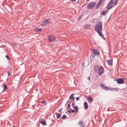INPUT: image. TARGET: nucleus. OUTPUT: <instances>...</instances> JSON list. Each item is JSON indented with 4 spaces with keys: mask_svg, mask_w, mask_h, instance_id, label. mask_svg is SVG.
<instances>
[{
    "mask_svg": "<svg viewBox=\"0 0 127 127\" xmlns=\"http://www.w3.org/2000/svg\"><path fill=\"white\" fill-rule=\"evenodd\" d=\"M102 22L101 21L99 22L95 25V31L101 37L103 38V35L101 32L102 30Z\"/></svg>",
    "mask_w": 127,
    "mask_h": 127,
    "instance_id": "nucleus-1",
    "label": "nucleus"
},
{
    "mask_svg": "<svg viewBox=\"0 0 127 127\" xmlns=\"http://www.w3.org/2000/svg\"><path fill=\"white\" fill-rule=\"evenodd\" d=\"M114 3V0H111L107 7V10H109L113 7V5Z\"/></svg>",
    "mask_w": 127,
    "mask_h": 127,
    "instance_id": "nucleus-2",
    "label": "nucleus"
},
{
    "mask_svg": "<svg viewBox=\"0 0 127 127\" xmlns=\"http://www.w3.org/2000/svg\"><path fill=\"white\" fill-rule=\"evenodd\" d=\"M48 38L49 41L50 42L54 41L56 40L55 36L53 35H50L48 36Z\"/></svg>",
    "mask_w": 127,
    "mask_h": 127,
    "instance_id": "nucleus-3",
    "label": "nucleus"
},
{
    "mask_svg": "<svg viewBox=\"0 0 127 127\" xmlns=\"http://www.w3.org/2000/svg\"><path fill=\"white\" fill-rule=\"evenodd\" d=\"M96 4L95 2H92L89 4L87 6V8L89 9H91L94 8Z\"/></svg>",
    "mask_w": 127,
    "mask_h": 127,
    "instance_id": "nucleus-4",
    "label": "nucleus"
},
{
    "mask_svg": "<svg viewBox=\"0 0 127 127\" xmlns=\"http://www.w3.org/2000/svg\"><path fill=\"white\" fill-rule=\"evenodd\" d=\"M51 23V22L49 21V19H47L45 20L41 24L42 26H45Z\"/></svg>",
    "mask_w": 127,
    "mask_h": 127,
    "instance_id": "nucleus-5",
    "label": "nucleus"
},
{
    "mask_svg": "<svg viewBox=\"0 0 127 127\" xmlns=\"http://www.w3.org/2000/svg\"><path fill=\"white\" fill-rule=\"evenodd\" d=\"M104 71V68L102 66H100L99 67L98 69V73L100 75L103 73Z\"/></svg>",
    "mask_w": 127,
    "mask_h": 127,
    "instance_id": "nucleus-6",
    "label": "nucleus"
},
{
    "mask_svg": "<svg viewBox=\"0 0 127 127\" xmlns=\"http://www.w3.org/2000/svg\"><path fill=\"white\" fill-rule=\"evenodd\" d=\"M117 83L119 84H122L124 83V79L123 78H120L117 80Z\"/></svg>",
    "mask_w": 127,
    "mask_h": 127,
    "instance_id": "nucleus-7",
    "label": "nucleus"
},
{
    "mask_svg": "<svg viewBox=\"0 0 127 127\" xmlns=\"http://www.w3.org/2000/svg\"><path fill=\"white\" fill-rule=\"evenodd\" d=\"M104 1V0H100L98 2L96 6V9L98 8L100 6L103 2Z\"/></svg>",
    "mask_w": 127,
    "mask_h": 127,
    "instance_id": "nucleus-8",
    "label": "nucleus"
},
{
    "mask_svg": "<svg viewBox=\"0 0 127 127\" xmlns=\"http://www.w3.org/2000/svg\"><path fill=\"white\" fill-rule=\"evenodd\" d=\"M92 52L95 55H98L100 54L99 52L97 50L93 49L92 50Z\"/></svg>",
    "mask_w": 127,
    "mask_h": 127,
    "instance_id": "nucleus-9",
    "label": "nucleus"
},
{
    "mask_svg": "<svg viewBox=\"0 0 127 127\" xmlns=\"http://www.w3.org/2000/svg\"><path fill=\"white\" fill-rule=\"evenodd\" d=\"M78 125L81 126L80 127H84V124L82 121H80L78 123Z\"/></svg>",
    "mask_w": 127,
    "mask_h": 127,
    "instance_id": "nucleus-10",
    "label": "nucleus"
},
{
    "mask_svg": "<svg viewBox=\"0 0 127 127\" xmlns=\"http://www.w3.org/2000/svg\"><path fill=\"white\" fill-rule=\"evenodd\" d=\"M107 63L108 64L110 65H112L113 64L112 59H111L110 60H108L107 61Z\"/></svg>",
    "mask_w": 127,
    "mask_h": 127,
    "instance_id": "nucleus-11",
    "label": "nucleus"
},
{
    "mask_svg": "<svg viewBox=\"0 0 127 127\" xmlns=\"http://www.w3.org/2000/svg\"><path fill=\"white\" fill-rule=\"evenodd\" d=\"M74 94H72L70 96L69 98L71 100H74V97L73 96L74 95Z\"/></svg>",
    "mask_w": 127,
    "mask_h": 127,
    "instance_id": "nucleus-12",
    "label": "nucleus"
},
{
    "mask_svg": "<svg viewBox=\"0 0 127 127\" xmlns=\"http://www.w3.org/2000/svg\"><path fill=\"white\" fill-rule=\"evenodd\" d=\"M84 106L85 108V109H87L88 108V106L87 103L86 102H84Z\"/></svg>",
    "mask_w": 127,
    "mask_h": 127,
    "instance_id": "nucleus-13",
    "label": "nucleus"
},
{
    "mask_svg": "<svg viewBox=\"0 0 127 127\" xmlns=\"http://www.w3.org/2000/svg\"><path fill=\"white\" fill-rule=\"evenodd\" d=\"M87 100L89 102H92L93 101V98L91 97H89L87 99Z\"/></svg>",
    "mask_w": 127,
    "mask_h": 127,
    "instance_id": "nucleus-14",
    "label": "nucleus"
},
{
    "mask_svg": "<svg viewBox=\"0 0 127 127\" xmlns=\"http://www.w3.org/2000/svg\"><path fill=\"white\" fill-rule=\"evenodd\" d=\"M40 123L41 124L43 125H46V121H41Z\"/></svg>",
    "mask_w": 127,
    "mask_h": 127,
    "instance_id": "nucleus-15",
    "label": "nucleus"
},
{
    "mask_svg": "<svg viewBox=\"0 0 127 127\" xmlns=\"http://www.w3.org/2000/svg\"><path fill=\"white\" fill-rule=\"evenodd\" d=\"M104 90H111V89L109 87H107L106 86H105L104 88L103 89Z\"/></svg>",
    "mask_w": 127,
    "mask_h": 127,
    "instance_id": "nucleus-16",
    "label": "nucleus"
},
{
    "mask_svg": "<svg viewBox=\"0 0 127 127\" xmlns=\"http://www.w3.org/2000/svg\"><path fill=\"white\" fill-rule=\"evenodd\" d=\"M104 90H111V89L109 87H107L106 86H105L104 88L103 89Z\"/></svg>",
    "mask_w": 127,
    "mask_h": 127,
    "instance_id": "nucleus-17",
    "label": "nucleus"
},
{
    "mask_svg": "<svg viewBox=\"0 0 127 127\" xmlns=\"http://www.w3.org/2000/svg\"><path fill=\"white\" fill-rule=\"evenodd\" d=\"M41 30V29H39V28H36L35 29H34V31H37L38 32H40Z\"/></svg>",
    "mask_w": 127,
    "mask_h": 127,
    "instance_id": "nucleus-18",
    "label": "nucleus"
},
{
    "mask_svg": "<svg viewBox=\"0 0 127 127\" xmlns=\"http://www.w3.org/2000/svg\"><path fill=\"white\" fill-rule=\"evenodd\" d=\"M107 12V10H105V11H103L101 13V14L102 15H104Z\"/></svg>",
    "mask_w": 127,
    "mask_h": 127,
    "instance_id": "nucleus-19",
    "label": "nucleus"
},
{
    "mask_svg": "<svg viewBox=\"0 0 127 127\" xmlns=\"http://www.w3.org/2000/svg\"><path fill=\"white\" fill-rule=\"evenodd\" d=\"M100 86L103 89L105 86L104 85L102 84H100Z\"/></svg>",
    "mask_w": 127,
    "mask_h": 127,
    "instance_id": "nucleus-20",
    "label": "nucleus"
},
{
    "mask_svg": "<svg viewBox=\"0 0 127 127\" xmlns=\"http://www.w3.org/2000/svg\"><path fill=\"white\" fill-rule=\"evenodd\" d=\"M74 108L76 110V113L78 111V107L77 106H75L74 107Z\"/></svg>",
    "mask_w": 127,
    "mask_h": 127,
    "instance_id": "nucleus-21",
    "label": "nucleus"
},
{
    "mask_svg": "<svg viewBox=\"0 0 127 127\" xmlns=\"http://www.w3.org/2000/svg\"><path fill=\"white\" fill-rule=\"evenodd\" d=\"M118 0H116L115 1V2H114V6H115L117 4L118 2Z\"/></svg>",
    "mask_w": 127,
    "mask_h": 127,
    "instance_id": "nucleus-22",
    "label": "nucleus"
},
{
    "mask_svg": "<svg viewBox=\"0 0 127 127\" xmlns=\"http://www.w3.org/2000/svg\"><path fill=\"white\" fill-rule=\"evenodd\" d=\"M4 90H6L7 89V86L6 85H4L3 86Z\"/></svg>",
    "mask_w": 127,
    "mask_h": 127,
    "instance_id": "nucleus-23",
    "label": "nucleus"
},
{
    "mask_svg": "<svg viewBox=\"0 0 127 127\" xmlns=\"http://www.w3.org/2000/svg\"><path fill=\"white\" fill-rule=\"evenodd\" d=\"M61 116V115L60 113L58 114V115H57V118H60Z\"/></svg>",
    "mask_w": 127,
    "mask_h": 127,
    "instance_id": "nucleus-24",
    "label": "nucleus"
},
{
    "mask_svg": "<svg viewBox=\"0 0 127 127\" xmlns=\"http://www.w3.org/2000/svg\"><path fill=\"white\" fill-rule=\"evenodd\" d=\"M66 118V116L65 115H64L62 117V119H64Z\"/></svg>",
    "mask_w": 127,
    "mask_h": 127,
    "instance_id": "nucleus-25",
    "label": "nucleus"
},
{
    "mask_svg": "<svg viewBox=\"0 0 127 127\" xmlns=\"http://www.w3.org/2000/svg\"><path fill=\"white\" fill-rule=\"evenodd\" d=\"M5 57L8 60H9L10 59V58H9L8 56L7 55Z\"/></svg>",
    "mask_w": 127,
    "mask_h": 127,
    "instance_id": "nucleus-26",
    "label": "nucleus"
},
{
    "mask_svg": "<svg viewBox=\"0 0 127 127\" xmlns=\"http://www.w3.org/2000/svg\"><path fill=\"white\" fill-rule=\"evenodd\" d=\"M42 103L44 104V105H45L46 104V102L44 101L42 102Z\"/></svg>",
    "mask_w": 127,
    "mask_h": 127,
    "instance_id": "nucleus-27",
    "label": "nucleus"
},
{
    "mask_svg": "<svg viewBox=\"0 0 127 127\" xmlns=\"http://www.w3.org/2000/svg\"><path fill=\"white\" fill-rule=\"evenodd\" d=\"M76 101L78 100L79 99V98L78 97H77L76 98Z\"/></svg>",
    "mask_w": 127,
    "mask_h": 127,
    "instance_id": "nucleus-28",
    "label": "nucleus"
},
{
    "mask_svg": "<svg viewBox=\"0 0 127 127\" xmlns=\"http://www.w3.org/2000/svg\"><path fill=\"white\" fill-rule=\"evenodd\" d=\"M75 111L73 110L71 111V112H72V113H74V112H75Z\"/></svg>",
    "mask_w": 127,
    "mask_h": 127,
    "instance_id": "nucleus-29",
    "label": "nucleus"
},
{
    "mask_svg": "<svg viewBox=\"0 0 127 127\" xmlns=\"http://www.w3.org/2000/svg\"><path fill=\"white\" fill-rule=\"evenodd\" d=\"M8 74L9 76H10V74L9 72H8Z\"/></svg>",
    "mask_w": 127,
    "mask_h": 127,
    "instance_id": "nucleus-30",
    "label": "nucleus"
},
{
    "mask_svg": "<svg viewBox=\"0 0 127 127\" xmlns=\"http://www.w3.org/2000/svg\"><path fill=\"white\" fill-rule=\"evenodd\" d=\"M70 106V105L69 104L68 105L67 108H69Z\"/></svg>",
    "mask_w": 127,
    "mask_h": 127,
    "instance_id": "nucleus-31",
    "label": "nucleus"
},
{
    "mask_svg": "<svg viewBox=\"0 0 127 127\" xmlns=\"http://www.w3.org/2000/svg\"><path fill=\"white\" fill-rule=\"evenodd\" d=\"M91 78V77H89L88 78V80H89Z\"/></svg>",
    "mask_w": 127,
    "mask_h": 127,
    "instance_id": "nucleus-32",
    "label": "nucleus"
},
{
    "mask_svg": "<svg viewBox=\"0 0 127 127\" xmlns=\"http://www.w3.org/2000/svg\"><path fill=\"white\" fill-rule=\"evenodd\" d=\"M68 112L69 113H71V111H68Z\"/></svg>",
    "mask_w": 127,
    "mask_h": 127,
    "instance_id": "nucleus-33",
    "label": "nucleus"
},
{
    "mask_svg": "<svg viewBox=\"0 0 127 127\" xmlns=\"http://www.w3.org/2000/svg\"><path fill=\"white\" fill-rule=\"evenodd\" d=\"M72 1H76V0H71Z\"/></svg>",
    "mask_w": 127,
    "mask_h": 127,
    "instance_id": "nucleus-34",
    "label": "nucleus"
},
{
    "mask_svg": "<svg viewBox=\"0 0 127 127\" xmlns=\"http://www.w3.org/2000/svg\"><path fill=\"white\" fill-rule=\"evenodd\" d=\"M89 0H87V1H89Z\"/></svg>",
    "mask_w": 127,
    "mask_h": 127,
    "instance_id": "nucleus-35",
    "label": "nucleus"
},
{
    "mask_svg": "<svg viewBox=\"0 0 127 127\" xmlns=\"http://www.w3.org/2000/svg\"><path fill=\"white\" fill-rule=\"evenodd\" d=\"M72 105H73V106H74V104H72Z\"/></svg>",
    "mask_w": 127,
    "mask_h": 127,
    "instance_id": "nucleus-36",
    "label": "nucleus"
}]
</instances>
